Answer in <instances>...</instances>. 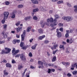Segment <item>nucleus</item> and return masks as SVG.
Wrapping results in <instances>:
<instances>
[{"instance_id": "52", "label": "nucleus", "mask_w": 77, "mask_h": 77, "mask_svg": "<svg viewBox=\"0 0 77 77\" xmlns=\"http://www.w3.org/2000/svg\"><path fill=\"white\" fill-rule=\"evenodd\" d=\"M48 42H49L48 41V40H45V44H48Z\"/></svg>"}, {"instance_id": "37", "label": "nucleus", "mask_w": 77, "mask_h": 77, "mask_svg": "<svg viewBox=\"0 0 77 77\" xmlns=\"http://www.w3.org/2000/svg\"><path fill=\"white\" fill-rule=\"evenodd\" d=\"M49 13L50 14H53V11L50 10L49 11Z\"/></svg>"}, {"instance_id": "61", "label": "nucleus", "mask_w": 77, "mask_h": 77, "mask_svg": "<svg viewBox=\"0 0 77 77\" xmlns=\"http://www.w3.org/2000/svg\"><path fill=\"white\" fill-rule=\"evenodd\" d=\"M20 56V54H18L17 55H16L15 56V57H19Z\"/></svg>"}, {"instance_id": "16", "label": "nucleus", "mask_w": 77, "mask_h": 77, "mask_svg": "<svg viewBox=\"0 0 77 77\" xmlns=\"http://www.w3.org/2000/svg\"><path fill=\"white\" fill-rule=\"evenodd\" d=\"M6 67H8V68H11L12 66L9 63H7L6 64Z\"/></svg>"}, {"instance_id": "38", "label": "nucleus", "mask_w": 77, "mask_h": 77, "mask_svg": "<svg viewBox=\"0 0 77 77\" xmlns=\"http://www.w3.org/2000/svg\"><path fill=\"white\" fill-rule=\"evenodd\" d=\"M12 14H13V15L12 16L11 18H15V14H14V13H13Z\"/></svg>"}, {"instance_id": "22", "label": "nucleus", "mask_w": 77, "mask_h": 77, "mask_svg": "<svg viewBox=\"0 0 77 77\" xmlns=\"http://www.w3.org/2000/svg\"><path fill=\"white\" fill-rule=\"evenodd\" d=\"M18 53H19V50H17L16 51H15V53L13 54V56H14V55H16Z\"/></svg>"}, {"instance_id": "62", "label": "nucleus", "mask_w": 77, "mask_h": 77, "mask_svg": "<svg viewBox=\"0 0 77 77\" xmlns=\"http://www.w3.org/2000/svg\"><path fill=\"white\" fill-rule=\"evenodd\" d=\"M3 63H6L7 62V61L6 60H4L2 61Z\"/></svg>"}, {"instance_id": "23", "label": "nucleus", "mask_w": 77, "mask_h": 77, "mask_svg": "<svg viewBox=\"0 0 77 77\" xmlns=\"http://www.w3.org/2000/svg\"><path fill=\"white\" fill-rule=\"evenodd\" d=\"M30 19V17H27L25 18V21H27L29 20Z\"/></svg>"}, {"instance_id": "27", "label": "nucleus", "mask_w": 77, "mask_h": 77, "mask_svg": "<svg viewBox=\"0 0 77 77\" xmlns=\"http://www.w3.org/2000/svg\"><path fill=\"white\" fill-rule=\"evenodd\" d=\"M72 67H76V68H77V63H75L73 65L72 64Z\"/></svg>"}, {"instance_id": "21", "label": "nucleus", "mask_w": 77, "mask_h": 77, "mask_svg": "<svg viewBox=\"0 0 77 77\" xmlns=\"http://www.w3.org/2000/svg\"><path fill=\"white\" fill-rule=\"evenodd\" d=\"M4 73L5 75H8L9 74L8 72H7L6 70H4Z\"/></svg>"}, {"instance_id": "43", "label": "nucleus", "mask_w": 77, "mask_h": 77, "mask_svg": "<svg viewBox=\"0 0 77 77\" xmlns=\"http://www.w3.org/2000/svg\"><path fill=\"white\" fill-rule=\"evenodd\" d=\"M13 43L14 44H16V43H17V40H14L13 41Z\"/></svg>"}, {"instance_id": "7", "label": "nucleus", "mask_w": 77, "mask_h": 77, "mask_svg": "<svg viewBox=\"0 0 77 77\" xmlns=\"http://www.w3.org/2000/svg\"><path fill=\"white\" fill-rule=\"evenodd\" d=\"M4 18H5V19H7L8 17V16L9 15V12H4Z\"/></svg>"}, {"instance_id": "1", "label": "nucleus", "mask_w": 77, "mask_h": 77, "mask_svg": "<svg viewBox=\"0 0 77 77\" xmlns=\"http://www.w3.org/2000/svg\"><path fill=\"white\" fill-rule=\"evenodd\" d=\"M47 21L48 23H49V22H50L51 23H53V24H51V27H53V26H57V25L58 24L57 22H54V20H53V18L51 17V18H49L47 19Z\"/></svg>"}, {"instance_id": "60", "label": "nucleus", "mask_w": 77, "mask_h": 77, "mask_svg": "<svg viewBox=\"0 0 77 77\" xmlns=\"http://www.w3.org/2000/svg\"><path fill=\"white\" fill-rule=\"evenodd\" d=\"M51 71L52 72H54L55 71V70L54 69H51Z\"/></svg>"}, {"instance_id": "40", "label": "nucleus", "mask_w": 77, "mask_h": 77, "mask_svg": "<svg viewBox=\"0 0 77 77\" xmlns=\"http://www.w3.org/2000/svg\"><path fill=\"white\" fill-rule=\"evenodd\" d=\"M5 18H4L3 20L2 21V24H4L5 23Z\"/></svg>"}, {"instance_id": "25", "label": "nucleus", "mask_w": 77, "mask_h": 77, "mask_svg": "<svg viewBox=\"0 0 77 77\" xmlns=\"http://www.w3.org/2000/svg\"><path fill=\"white\" fill-rule=\"evenodd\" d=\"M38 32L40 33H43V30H42V29H38Z\"/></svg>"}, {"instance_id": "59", "label": "nucleus", "mask_w": 77, "mask_h": 77, "mask_svg": "<svg viewBox=\"0 0 77 77\" xmlns=\"http://www.w3.org/2000/svg\"><path fill=\"white\" fill-rule=\"evenodd\" d=\"M23 50H26V46H24L23 48H22Z\"/></svg>"}, {"instance_id": "20", "label": "nucleus", "mask_w": 77, "mask_h": 77, "mask_svg": "<svg viewBox=\"0 0 77 77\" xmlns=\"http://www.w3.org/2000/svg\"><path fill=\"white\" fill-rule=\"evenodd\" d=\"M74 8H75L74 11L75 13H77V5L74 6Z\"/></svg>"}, {"instance_id": "53", "label": "nucleus", "mask_w": 77, "mask_h": 77, "mask_svg": "<svg viewBox=\"0 0 77 77\" xmlns=\"http://www.w3.org/2000/svg\"><path fill=\"white\" fill-rule=\"evenodd\" d=\"M66 32L67 33V34L70 33V32L69 31V30H66Z\"/></svg>"}, {"instance_id": "2", "label": "nucleus", "mask_w": 77, "mask_h": 77, "mask_svg": "<svg viewBox=\"0 0 77 77\" xmlns=\"http://www.w3.org/2000/svg\"><path fill=\"white\" fill-rule=\"evenodd\" d=\"M62 18L63 20L65 21H66L67 22H69L71 21H72L73 20V18L70 16H63V17Z\"/></svg>"}, {"instance_id": "35", "label": "nucleus", "mask_w": 77, "mask_h": 77, "mask_svg": "<svg viewBox=\"0 0 77 77\" xmlns=\"http://www.w3.org/2000/svg\"><path fill=\"white\" fill-rule=\"evenodd\" d=\"M58 47V45L56 44L55 45H54V49H56V47Z\"/></svg>"}, {"instance_id": "13", "label": "nucleus", "mask_w": 77, "mask_h": 77, "mask_svg": "<svg viewBox=\"0 0 77 77\" xmlns=\"http://www.w3.org/2000/svg\"><path fill=\"white\" fill-rule=\"evenodd\" d=\"M45 37V35H43L42 36H40L38 37V38L40 40H42V39Z\"/></svg>"}, {"instance_id": "47", "label": "nucleus", "mask_w": 77, "mask_h": 77, "mask_svg": "<svg viewBox=\"0 0 77 77\" xmlns=\"http://www.w3.org/2000/svg\"><path fill=\"white\" fill-rule=\"evenodd\" d=\"M5 42V41H2L0 42V44H3Z\"/></svg>"}, {"instance_id": "4", "label": "nucleus", "mask_w": 77, "mask_h": 77, "mask_svg": "<svg viewBox=\"0 0 77 77\" xmlns=\"http://www.w3.org/2000/svg\"><path fill=\"white\" fill-rule=\"evenodd\" d=\"M45 24L46 25H47L48 26H49V24H47V23L46 22H44L43 21H42L40 22V24L42 28H44V26H45Z\"/></svg>"}, {"instance_id": "32", "label": "nucleus", "mask_w": 77, "mask_h": 77, "mask_svg": "<svg viewBox=\"0 0 77 77\" xmlns=\"http://www.w3.org/2000/svg\"><path fill=\"white\" fill-rule=\"evenodd\" d=\"M31 30V27H28L27 28V32H30V30Z\"/></svg>"}, {"instance_id": "55", "label": "nucleus", "mask_w": 77, "mask_h": 77, "mask_svg": "<svg viewBox=\"0 0 77 77\" xmlns=\"http://www.w3.org/2000/svg\"><path fill=\"white\" fill-rule=\"evenodd\" d=\"M61 63L64 65H66V62H62Z\"/></svg>"}, {"instance_id": "58", "label": "nucleus", "mask_w": 77, "mask_h": 77, "mask_svg": "<svg viewBox=\"0 0 77 77\" xmlns=\"http://www.w3.org/2000/svg\"><path fill=\"white\" fill-rule=\"evenodd\" d=\"M51 1L53 2H57V1H58V0H51Z\"/></svg>"}, {"instance_id": "17", "label": "nucleus", "mask_w": 77, "mask_h": 77, "mask_svg": "<svg viewBox=\"0 0 77 77\" xmlns=\"http://www.w3.org/2000/svg\"><path fill=\"white\" fill-rule=\"evenodd\" d=\"M16 30V32H19L20 31V30H21L20 27H18L16 28H15Z\"/></svg>"}, {"instance_id": "42", "label": "nucleus", "mask_w": 77, "mask_h": 77, "mask_svg": "<svg viewBox=\"0 0 77 77\" xmlns=\"http://www.w3.org/2000/svg\"><path fill=\"white\" fill-rule=\"evenodd\" d=\"M20 24V21H19L17 22V23L16 24V26H19Z\"/></svg>"}, {"instance_id": "57", "label": "nucleus", "mask_w": 77, "mask_h": 77, "mask_svg": "<svg viewBox=\"0 0 77 77\" xmlns=\"http://www.w3.org/2000/svg\"><path fill=\"white\" fill-rule=\"evenodd\" d=\"M30 68H31V69H34V68H35V67L32 66H31Z\"/></svg>"}, {"instance_id": "50", "label": "nucleus", "mask_w": 77, "mask_h": 77, "mask_svg": "<svg viewBox=\"0 0 77 77\" xmlns=\"http://www.w3.org/2000/svg\"><path fill=\"white\" fill-rule=\"evenodd\" d=\"M67 75L68 76V77H71V74L70 73H68Z\"/></svg>"}, {"instance_id": "15", "label": "nucleus", "mask_w": 77, "mask_h": 77, "mask_svg": "<svg viewBox=\"0 0 77 77\" xmlns=\"http://www.w3.org/2000/svg\"><path fill=\"white\" fill-rule=\"evenodd\" d=\"M38 45V44H35L33 46L31 47V48L32 49V50H35L36 49V46Z\"/></svg>"}, {"instance_id": "34", "label": "nucleus", "mask_w": 77, "mask_h": 77, "mask_svg": "<svg viewBox=\"0 0 77 77\" xmlns=\"http://www.w3.org/2000/svg\"><path fill=\"white\" fill-rule=\"evenodd\" d=\"M40 8L41 9L42 11H45V9L43 8L42 6Z\"/></svg>"}, {"instance_id": "5", "label": "nucleus", "mask_w": 77, "mask_h": 77, "mask_svg": "<svg viewBox=\"0 0 77 77\" xmlns=\"http://www.w3.org/2000/svg\"><path fill=\"white\" fill-rule=\"evenodd\" d=\"M38 63L39 64V65H41V66H38V68H44V66H43L44 65V63L42 62L39 60L38 61Z\"/></svg>"}, {"instance_id": "3", "label": "nucleus", "mask_w": 77, "mask_h": 77, "mask_svg": "<svg viewBox=\"0 0 77 77\" xmlns=\"http://www.w3.org/2000/svg\"><path fill=\"white\" fill-rule=\"evenodd\" d=\"M5 51H6V52H5V51L4 50H2L1 53V54H4L5 53L6 54H8V53H10V51H11V49H9L8 48H5Z\"/></svg>"}, {"instance_id": "56", "label": "nucleus", "mask_w": 77, "mask_h": 77, "mask_svg": "<svg viewBox=\"0 0 77 77\" xmlns=\"http://www.w3.org/2000/svg\"><path fill=\"white\" fill-rule=\"evenodd\" d=\"M11 38L9 37H8L7 39H8V41H10V40H11Z\"/></svg>"}, {"instance_id": "11", "label": "nucleus", "mask_w": 77, "mask_h": 77, "mask_svg": "<svg viewBox=\"0 0 77 77\" xmlns=\"http://www.w3.org/2000/svg\"><path fill=\"white\" fill-rule=\"evenodd\" d=\"M20 58L23 61H26V57H25L23 55H21Z\"/></svg>"}, {"instance_id": "49", "label": "nucleus", "mask_w": 77, "mask_h": 77, "mask_svg": "<svg viewBox=\"0 0 77 77\" xmlns=\"http://www.w3.org/2000/svg\"><path fill=\"white\" fill-rule=\"evenodd\" d=\"M29 57H32V54L31 52H30L29 54Z\"/></svg>"}, {"instance_id": "29", "label": "nucleus", "mask_w": 77, "mask_h": 77, "mask_svg": "<svg viewBox=\"0 0 77 77\" xmlns=\"http://www.w3.org/2000/svg\"><path fill=\"white\" fill-rule=\"evenodd\" d=\"M72 73L73 75H76V74H77V71H73Z\"/></svg>"}, {"instance_id": "26", "label": "nucleus", "mask_w": 77, "mask_h": 77, "mask_svg": "<svg viewBox=\"0 0 77 77\" xmlns=\"http://www.w3.org/2000/svg\"><path fill=\"white\" fill-rule=\"evenodd\" d=\"M38 11H39V9H38V8H36L34 9L33 10V12H38Z\"/></svg>"}, {"instance_id": "28", "label": "nucleus", "mask_w": 77, "mask_h": 77, "mask_svg": "<svg viewBox=\"0 0 77 77\" xmlns=\"http://www.w3.org/2000/svg\"><path fill=\"white\" fill-rule=\"evenodd\" d=\"M60 48H63V50L65 49V48H64V46L63 45H60Z\"/></svg>"}, {"instance_id": "51", "label": "nucleus", "mask_w": 77, "mask_h": 77, "mask_svg": "<svg viewBox=\"0 0 77 77\" xmlns=\"http://www.w3.org/2000/svg\"><path fill=\"white\" fill-rule=\"evenodd\" d=\"M68 36H69V35L67 33L66 34L65 36L66 38H67V37H68Z\"/></svg>"}, {"instance_id": "63", "label": "nucleus", "mask_w": 77, "mask_h": 77, "mask_svg": "<svg viewBox=\"0 0 77 77\" xmlns=\"http://www.w3.org/2000/svg\"><path fill=\"white\" fill-rule=\"evenodd\" d=\"M67 5L68 6H69V7H71V5L69 3H67Z\"/></svg>"}, {"instance_id": "12", "label": "nucleus", "mask_w": 77, "mask_h": 77, "mask_svg": "<svg viewBox=\"0 0 77 77\" xmlns=\"http://www.w3.org/2000/svg\"><path fill=\"white\" fill-rule=\"evenodd\" d=\"M31 1L34 4H38V1L37 0H31Z\"/></svg>"}, {"instance_id": "19", "label": "nucleus", "mask_w": 77, "mask_h": 77, "mask_svg": "<svg viewBox=\"0 0 77 77\" xmlns=\"http://www.w3.org/2000/svg\"><path fill=\"white\" fill-rule=\"evenodd\" d=\"M56 60V57L54 56L52 60V62H54Z\"/></svg>"}, {"instance_id": "44", "label": "nucleus", "mask_w": 77, "mask_h": 77, "mask_svg": "<svg viewBox=\"0 0 77 77\" xmlns=\"http://www.w3.org/2000/svg\"><path fill=\"white\" fill-rule=\"evenodd\" d=\"M63 29L62 27H61L59 29V30L61 31V32H63Z\"/></svg>"}, {"instance_id": "48", "label": "nucleus", "mask_w": 77, "mask_h": 77, "mask_svg": "<svg viewBox=\"0 0 77 77\" xmlns=\"http://www.w3.org/2000/svg\"><path fill=\"white\" fill-rule=\"evenodd\" d=\"M53 27L52 29H51V30H54V29H56V27H54V26H52Z\"/></svg>"}, {"instance_id": "8", "label": "nucleus", "mask_w": 77, "mask_h": 77, "mask_svg": "<svg viewBox=\"0 0 77 77\" xmlns=\"http://www.w3.org/2000/svg\"><path fill=\"white\" fill-rule=\"evenodd\" d=\"M59 29H57V36L58 37V38H59L60 37H61V36H62V34H61V33L60 32H59Z\"/></svg>"}, {"instance_id": "14", "label": "nucleus", "mask_w": 77, "mask_h": 77, "mask_svg": "<svg viewBox=\"0 0 77 77\" xmlns=\"http://www.w3.org/2000/svg\"><path fill=\"white\" fill-rule=\"evenodd\" d=\"M18 67V70H20L21 69V68H23V66L21 64L19 65Z\"/></svg>"}, {"instance_id": "54", "label": "nucleus", "mask_w": 77, "mask_h": 77, "mask_svg": "<svg viewBox=\"0 0 77 77\" xmlns=\"http://www.w3.org/2000/svg\"><path fill=\"white\" fill-rule=\"evenodd\" d=\"M66 65H69L70 63L69 62H66Z\"/></svg>"}, {"instance_id": "10", "label": "nucleus", "mask_w": 77, "mask_h": 77, "mask_svg": "<svg viewBox=\"0 0 77 77\" xmlns=\"http://www.w3.org/2000/svg\"><path fill=\"white\" fill-rule=\"evenodd\" d=\"M55 16V19L54 20V22L55 23H56L57 22V19L59 18V16L57 14H56L54 15Z\"/></svg>"}, {"instance_id": "33", "label": "nucleus", "mask_w": 77, "mask_h": 77, "mask_svg": "<svg viewBox=\"0 0 77 77\" xmlns=\"http://www.w3.org/2000/svg\"><path fill=\"white\" fill-rule=\"evenodd\" d=\"M5 5H9L10 4V2L8 1H6L5 2Z\"/></svg>"}, {"instance_id": "24", "label": "nucleus", "mask_w": 77, "mask_h": 77, "mask_svg": "<svg viewBox=\"0 0 77 77\" xmlns=\"http://www.w3.org/2000/svg\"><path fill=\"white\" fill-rule=\"evenodd\" d=\"M23 5H18L17 6V8H23Z\"/></svg>"}, {"instance_id": "30", "label": "nucleus", "mask_w": 77, "mask_h": 77, "mask_svg": "<svg viewBox=\"0 0 77 77\" xmlns=\"http://www.w3.org/2000/svg\"><path fill=\"white\" fill-rule=\"evenodd\" d=\"M63 1H59L57 2V4H61V3H63Z\"/></svg>"}, {"instance_id": "36", "label": "nucleus", "mask_w": 77, "mask_h": 77, "mask_svg": "<svg viewBox=\"0 0 77 77\" xmlns=\"http://www.w3.org/2000/svg\"><path fill=\"white\" fill-rule=\"evenodd\" d=\"M33 18V20H38V17L35 16H34Z\"/></svg>"}, {"instance_id": "45", "label": "nucleus", "mask_w": 77, "mask_h": 77, "mask_svg": "<svg viewBox=\"0 0 77 77\" xmlns=\"http://www.w3.org/2000/svg\"><path fill=\"white\" fill-rule=\"evenodd\" d=\"M4 27V29H6V28L7 27V25L5 24L3 25Z\"/></svg>"}, {"instance_id": "9", "label": "nucleus", "mask_w": 77, "mask_h": 77, "mask_svg": "<svg viewBox=\"0 0 77 77\" xmlns=\"http://www.w3.org/2000/svg\"><path fill=\"white\" fill-rule=\"evenodd\" d=\"M73 41L74 40H73L72 38H71L70 40H69V39H67L66 40L67 42V43H69V44H71V43H72Z\"/></svg>"}, {"instance_id": "31", "label": "nucleus", "mask_w": 77, "mask_h": 77, "mask_svg": "<svg viewBox=\"0 0 77 77\" xmlns=\"http://www.w3.org/2000/svg\"><path fill=\"white\" fill-rule=\"evenodd\" d=\"M20 45L21 47H23L24 46V43L21 42Z\"/></svg>"}, {"instance_id": "64", "label": "nucleus", "mask_w": 77, "mask_h": 77, "mask_svg": "<svg viewBox=\"0 0 77 77\" xmlns=\"http://www.w3.org/2000/svg\"><path fill=\"white\" fill-rule=\"evenodd\" d=\"M33 40V38L31 39H30L29 40L30 42H32Z\"/></svg>"}, {"instance_id": "41", "label": "nucleus", "mask_w": 77, "mask_h": 77, "mask_svg": "<svg viewBox=\"0 0 77 77\" xmlns=\"http://www.w3.org/2000/svg\"><path fill=\"white\" fill-rule=\"evenodd\" d=\"M12 63H16V61H15V60L13 59L12 60Z\"/></svg>"}, {"instance_id": "18", "label": "nucleus", "mask_w": 77, "mask_h": 77, "mask_svg": "<svg viewBox=\"0 0 77 77\" xmlns=\"http://www.w3.org/2000/svg\"><path fill=\"white\" fill-rule=\"evenodd\" d=\"M4 33H5V32H2V34L4 36V38H7L8 37V35H6V34H5L4 35Z\"/></svg>"}, {"instance_id": "6", "label": "nucleus", "mask_w": 77, "mask_h": 77, "mask_svg": "<svg viewBox=\"0 0 77 77\" xmlns=\"http://www.w3.org/2000/svg\"><path fill=\"white\" fill-rule=\"evenodd\" d=\"M26 35V30L23 31V33L21 35V41H24V37Z\"/></svg>"}, {"instance_id": "39", "label": "nucleus", "mask_w": 77, "mask_h": 77, "mask_svg": "<svg viewBox=\"0 0 77 77\" xmlns=\"http://www.w3.org/2000/svg\"><path fill=\"white\" fill-rule=\"evenodd\" d=\"M58 25L60 27H63V24L62 23H60L58 24Z\"/></svg>"}, {"instance_id": "46", "label": "nucleus", "mask_w": 77, "mask_h": 77, "mask_svg": "<svg viewBox=\"0 0 77 77\" xmlns=\"http://www.w3.org/2000/svg\"><path fill=\"white\" fill-rule=\"evenodd\" d=\"M51 69H48V74H50V73L51 72Z\"/></svg>"}]
</instances>
